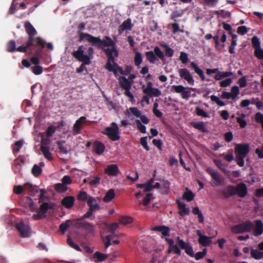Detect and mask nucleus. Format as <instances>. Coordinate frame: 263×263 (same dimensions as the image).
Wrapping results in <instances>:
<instances>
[{"label":"nucleus","instance_id":"nucleus-19","mask_svg":"<svg viewBox=\"0 0 263 263\" xmlns=\"http://www.w3.org/2000/svg\"><path fill=\"white\" fill-rule=\"evenodd\" d=\"M74 201L75 198L73 196H66L62 200L61 204L66 209H70L74 205Z\"/></svg>","mask_w":263,"mask_h":263},{"label":"nucleus","instance_id":"nucleus-11","mask_svg":"<svg viewBox=\"0 0 263 263\" xmlns=\"http://www.w3.org/2000/svg\"><path fill=\"white\" fill-rule=\"evenodd\" d=\"M87 122L85 116H82L76 120L72 127V132L74 135H77L81 133V130L83 128V124Z\"/></svg>","mask_w":263,"mask_h":263},{"label":"nucleus","instance_id":"nucleus-42","mask_svg":"<svg viewBox=\"0 0 263 263\" xmlns=\"http://www.w3.org/2000/svg\"><path fill=\"white\" fill-rule=\"evenodd\" d=\"M167 253L168 254L173 252L174 253L177 254L178 255H180L181 254V251L180 248L176 245H174L172 246H168V248L167 249Z\"/></svg>","mask_w":263,"mask_h":263},{"label":"nucleus","instance_id":"nucleus-31","mask_svg":"<svg viewBox=\"0 0 263 263\" xmlns=\"http://www.w3.org/2000/svg\"><path fill=\"white\" fill-rule=\"evenodd\" d=\"M41 150L45 158L50 161L53 159L52 154L49 151V148L48 146H41Z\"/></svg>","mask_w":263,"mask_h":263},{"label":"nucleus","instance_id":"nucleus-24","mask_svg":"<svg viewBox=\"0 0 263 263\" xmlns=\"http://www.w3.org/2000/svg\"><path fill=\"white\" fill-rule=\"evenodd\" d=\"M263 233V222L260 220H257L255 222V227L254 235L256 236L261 235Z\"/></svg>","mask_w":263,"mask_h":263},{"label":"nucleus","instance_id":"nucleus-48","mask_svg":"<svg viewBox=\"0 0 263 263\" xmlns=\"http://www.w3.org/2000/svg\"><path fill=\"white\" fill-rule=\"evenodd\" d=\"M154 52L156 57H158L160 60H163L164 59V53L161 50L158 46H156L154 48Z\"/></svg>","mask_w":263,"mask_h":263},{"label":"nucleus","instance_id":"nucleus-43","mask_svg":"<svg viewBox=\"0 0 263 263\" xmlns=\"http://www.w3.org/2000/svg\"><path fill=\"white\" fill-rule=\"evenodd\" d=\"M23 144V141L22 140L16 141L13 146L12 151L14 154L20 152V149L22 148Z\"/></svg>","mask_w":263,"mask_h":263},{"label":"nucleus","instance_id":"nucleus-60","mask_svg":"<svg viewBox=\"0 0 263 263\" xmlns=\"http://www.w3.org/2000/svg\"><path fill=\"white\" fill-rule=\"evenodd\" d=\"M147 137H143L140 138V144L143 146V147L147 151H148L150 150L149 147L147 145Z\"/></svg>","mask_w":263,"mask_h":263},{"label":"nucleus","instance_id":"nucleus-7","mask_svg":"<svg viewBox=\"0 0 263 263\" xmlns=\"http://www.w3.org/2000/svg\"><path fill=\"white\" fill-rule=\"evenodd\" d=\"M53 205L48 202H43L37 211V214H34L32 217L34 220H39L46 217V214L49 209H52Z\"/></svg>","mask_w":263,"mask_h":263},{"label":"nucleus","instance_id":"nucleus-56","mask_svg":"<svg viewBox=\"0 0 263 263\" xmlns=\"http://www.w3.org/2000/svg\"><path fill=\"white\" fill-rule=\"evenodd\" d=\"M231 93L233 97V100H235L240 93V90L238 86L235 85L232 87Z\"/></svg>","mask_w":263,"mask_h":263},{"label":"nucleus","instance_id":"nucleus-59","mask_svg":"<svg viewBox=\"0 0 263 263\" xmlns=\"http://www.w3.org/2000/svg\"><path fill=\"white\" fill-rule=\"evenodd\" d=\"M153 195L152 193L147 194V195L143 200L142 204L145 206H147L149 204L151 200L153 199Z\"/></svg>","mask_w":263,"mask_h":263},{"label":"nucleus","instance_id":"nucleus-27","mask_svg":"<svg viewBox=\"0 0 263 263\" xmlns=\"http://www.w3.org/2000/svg\"><path fill=\"white\" fill-rule=\"evenodd\" d=\"M119 81L121 87L123 89L132 87L131 82L125 77H121Z\"/></svg>","mask_w":263,"mask_h":263},{"label":"nucleus","instance_id":"nucleus-17","mask_svg":"<svg viewBox=\"0 0 263 263\" xmlns=\"http://www.w3.org/2000/svg\"><path fill=\"white\" fill-rule=\"evenodd\" d=\"M235 186L229 185L222 190L221 191V193L225 198L228 199L231 197L235 195Z\"/></svg>","mask_w":263,"mask_h":263},{"label":"nucleus","instance_id":"nucleus-29","mask_svg":"<svg viewBox=\"0 0 263 263\" xmlns=\"http://www.w3.org/2000/svg\"><path fill=\"white\" fill-rule=\"evenodd\" d=\"M24 187L28 191L31 196H34L38 192L37 186H33L29 183H25L24 184Z\"/></svg>","mask_w":263,"mask_h":263},{"label":"nucleus","instance_id":"nucleus-47","mask_svg":"<svg viewBox=\"0 0 263 263\" xmlns=\"http://www.w3.org/2000/svg\"><path fill=\"white\" fill-rule=\"evenodd\" d=\"M173 88L174 89V90L176 92L181 93L183 91V90L186 89H190L192 90H194L195 89L193 88H189V87H184L183 86L179 85H173Z\"/></svg>","mask_w":263,"mask_h":263},{"label":"nucleus","instance_id":"nucleus-14","mask_svg":"<svg viewBox=\"0 0 263 263\" xmlns=\"http://www.w3.org/2000/svg\"><path fill=\"white\" fill-rule=\"evenodd\" d=\"M235 195H237L239 197L244 198L248 194V189L247 185L244 183H240L237 186H235Z\"/></svg>","mask_w":263,"mask_h":263},{"label":"nucleus","instance_id":"nucleus-4","mask_svg":"<svg viewBox=\"0 0 263 263\" xmlns=\"http://www.w3.org/2000/svg\"><path fill=\"white\" fill-rule=\"evenodd\" d=\"M253 228L254 225L252 222L248 220L233 226L231 231L234 234H241L245 232H250Z\"/></svg>","mask_w":263,"mask_h":263},{"label":"nucleus","instance_id":"nucleus-26","mask_svg":"<svg viewBox=\"0 0 263 263\" xmlns=\"http://www.w3.org/2000/svg\"><path fill=\"white\" fill-rule=\"evenodd\" d=\"M190 66L194 70L195 72L199 76L200 78L202 81L205 80V77L203 70L199 68L198 65L195 63L192 62L190 64Z\"/></svg>","mask_w":263,"mask_h":263},{"label":"nucleus","instance_id":"nucleus-58","mask_svg":"<svg viewBox=\"0 0 263 263\" xmlns=\"http://www.w3.org/2000/svg\"><path fill=\"white\" fill-rule=\"evenodd\" d=\"M56 127L53 125H50L46 130V135L48 138L51 137L56 131Z\"/></svg>","mask_w":263,"mask_h":263},{"label":"nucleus","instance_id":"nucleus-16","mask_svg":"<svg viewBox=\"0 0 263 263\" xmlns=\"http://www.w3.org/2000/svg\"><path fill=\"white\" fill-rule=\"evenodd\" d=\"M133 25L130 18L125 20L118 28L119 34L121 35L125 30H131Z\"/></svg>","mask_w":263,"mask_h":263},{"label":"nucleus","instance_id":"nucleus-25","mask_svg":"<svg viewBox=\"0 0 263 263\" xmlns=\"http://www.w3.org/2000/svg\"><path fill=\"white\" fill-rule=\"evenodd\" d=\"M190 66L194 70L195 72L199 76L200 78L202 81L205 80V77L203 70L199 68L198 65L195 63L192 62L190 64Z\"/></svg>","mask_w":263,"mask_h":263},{"label":"nucleus","instance_id":"nucleus-33","mask_svg":"<svg viewBox=\"0 0 263 263\" xmlns=\"http://www.w3.org/2000/svg\"><path fill=\"white\" fill-rule=\"evenodd\" d=\"M250 253L251 256L255 259L259 260L263 258V252L258 249H251Z\"/></svg>","mask_w":263,"mask_h":263},{"label":"nucleus","instance_id":"nucleus-1","mask_svg":"<svg viewBox=\"0 0 263 263\" xmlns=\"http://www.w3.org/2000/svg\"><path fill=\"white\" fill-rule=\"evenodd\" d=\"M79 35V42H82L85 40L91 45L95 46L99 49H103L108 60L105 65V68L109 71L116 73L119 72L121 74H124V71L122 68L119 66L118 64L115 62V57H117L119 55L118 51L116 48V43L108 36L104 37V39L102 40L99 37L94 36L89 33H84L81 31H78Z\"/></svg>","mask_w":263,"mask_h":263},{"label":"nucleus","instance_id":"nucleus-36","mask_svg":"<svg viewBox=\"0 0 263 263\" xmlns=\"http://www.w3.org/2000/svg\"><path fill=\"white\" fill-rule=\"evenodd\" d=\"M115 196L114 190L113 189H110L106 194L105 196L103 198V201L106 202H109L111 201Z\"/></svg>","mask_w":263,"mask_h":263},{"label":"nucleus","instance_id":"nucleus-63","mask_svg":"<svg viewBox=\"0 0 263 263\" xmlns=\"http://www.w3.org/2000/svg\"><path fill=\"white\" fill-rule=\"evenodd\" d=\"M87 193L85 191H81L78 195V200L86 201L88 200Z\"/></svg>","mask_w":263,"mask_h":263},{"label":"nucleus","instance_id":"nucleus-5","mask_svg":"<svg viewBox=\"0 0 263 263\" xmlns=\"http://www.w3.org/2000/svg\"><path fill=\"white\" fill-rule=\"evenodd\" d=\"M104 134L107 135L112 141H115L120 139L119 129L117 124L112 122L111 126L107 127L105 128Z\"/></svg>","mask_w":263,"mask_h":263},{"label":"nucleus","instance_id":"nucleus-46","mask_svg":"<svg viewBox=\"0 0 263 263\" xmlns=\"http://www.w3.org/2000/svg\"><path fill=\"white\" fill-rule=\"evenodd\" d=\"M16 49V43L14 40H10L7 45V51L9 52H12Z\"/></svg>","mask_w":263,"mask_h":263},{"label":"nucleus","instance_id":"nucleus-40","mask_svg":"<svg viewBox=\"0 0 263 263\" xmlns=\"http://www.w3.org/2000/svg\"><path fill=\"white\" fill-rule=\"evenodd\" d=\"M192 125L194 128L198 129L202 133L208 132V130L204 126V123L203 122L193 123L192 124Z\"/></svg>","mask_w":263,"mask_h":263},{"label":"nucleus","instance_id":"nucleus-39","mask_svg":"<svg viewBox=\"0 0 263 263\" xmlns=\"http://www.w3.org/2000/svg\"><path fill=\"white\" fill-rule=\"evenodd\" d=\"M57 145L60 151L64 154H67L68 152L67 149V145L65 144V141H58L57 142Z\"/></svg>","mask_w":263,"mask_h":263},{"label":"nucleus","instance_id":"nucleus-41","mask_svg":"<svg viewBox=\"0 0 263 263\" xmlns=\"http://www.w3.org/2000/svg\"><path fill=\"white\" fill-rule=\"evenodd\" d=\"M119 220L121 224L126 225L132 223L133 219L130 216H123L119 217Z\"/></svg>","mask_w":263,"mask_h":263},{"label":"nucleus","instance_id":"nucleus-9","mask_svg":"<svg viewBox=\"0 0 263 263\" xmlns=\"http://www.w3.org/2000/svg\"><path fill=\"white\" fill-rule=\"evenodd\" d=\"M206 172L210 175L212 179L214 180V184L215 186H220L222 184L224 181L223 176L218 172L215 171L211 167H208L206 170Z\"/></svg>","mask_w":263,"mask_h":263},{"label":"nucleus","instance_id":"nucleus-32","mask_svg":"<svg viewBox=\"0 0 263 263\" xmlns=\"http://www.w3.org/2000/svg\"><path fill=\"white\" fill-rule=\"evenodd\" d=\"M212 238V237H208L204 235L203 237L199 238L198 241L202 246L206 247L210 246L211 243Z\"/></svg>","mask_w":263,"mask_h":263},{"label":"nucleus","instance_id":"nucleus-15","mask_svg":"<svg viewBox=\"0 0 263 263\" xmlns=\"http://www.w3.org/2000/svg\"><path fill=\"white\" fill-rule=\"evenodd\" d=\"M104 173L109 176H116L119 173V167L115 164L108 165L104 170Z\"/></svg>","mask_w":263,"mask_h":263},{"label":"nucleus","instance_id":"nucleus-30","mask_svg":"<svg viewBox=\"0 0 263 263\" xmlns=\"http://www.w3.org/2000/svg\"><path fill=\"white\" fill-rule=\"evenodd\" d=\"M93 258L96 262H102L108 258V255L96 252L93 254Z\"/></svg>","mask_w":263,"mask_h":263},{"label":"nucleus","instance_id":"nucleus-44","mask_svg":"<svg viewBox=\"0 0 263 263\" xmlns=\"http://www.w3.org/2000/svg\"><path fill=\"white\" fill-rule=\"evenodd\" d=\"M82 228L84 229L85 230L87 231L88 233H92L95 231V228L93 226L87 221H84V224Z\"/></svg>","mask_w":263,"mask_h":263},{"label":"nucleus","instance_id":"nucleus-28","mask_svg":"<svg viewBox=\"0 0 263 263\" xmlns=\"http://www.w3.org/2000/svg\"><path fill=\"white\" fill-rule=\"evenodd\" d=\"M233 72L231 71H220L218 74H216L214 76V79L216 81L222 80L225 78H228L229 77L232 76L233 75Z\"/></svg>","mask_w":263,"mask_h":263},{"label":"nucleus","instance_id":"nucleus-37","mask_svg":"<svg viewBox=\"0 0 263 263\" xmlns=\"http://www.w3.org/2000/svg\"><path fill=\"white\" fill-rule=\"evenodd\" d=\"M71 224H73V221L71 220H67L65 222L62 223L60 226L59 229L62 234H64L66 230L68 229Z\"/></svg>","mask_w":263,"mask_h":263},{"label":"nucleus","instance_id":"nucleus-45","mask_svg":"<svg viewBox=\"0 0 263 263\" xmlns=\"http://www.w3.org/2000/svg\"><path fill=\"white\" fill-rule=\"evenodd\" d=\"M54 189L58 192L63 193L67 190L68 187L62 183H58L55 185Z\"/></svg>","mask_w":263,"mask_h":263},{"label":"nucleus","instance_id":"nucleus-52","mask_svg":"<svg viewBox=\"0 0 263 263\" xmlns=\"http://www.w3.org/2000/svg\"><path fill=\"white\" fill-rule=\"evenodd\" d=\"M32 173L35 177H38L42 172V168L37 164H34L32 168Z\"/></svg>","mask_w":263,"mask_h":263},{"label":"nucleus","instance_id":"nucleus-6","mask_svg":"<svg viewBox=\"0 0 263 263\" xmlns=\"http://www.w3.org/2000/svg\"><path fill=\"white\" fill-rule=\"evenodd\" d=\"M72 55L77 60L85 64L89 65L90 63V58L84 54V46L82 45L80 46L77 50L74 51Z\"/></svg>","mask_w":263,"mask_h":263},{"label":"nucleus","instance_id":"nucleus-62","mask_svg":"<svg viewBox=\"0 0 263 263\" xmlns=\"http://www.w3.org/2000/svg\"><path fill=\"white\" fill-rule=\"evenodd\" d=\"M252 43L255 49L260 47V42L258 37L257 36H253L252 37Z\"/></svg>","mask_w":263,"mask_h":263},{"label":"nucleus","instance_id":"nucleus-57","mask_svg":"<svg viewBox=\"0 0 263 263\" xmlns=\"http://www.w3.org/2000/svg\"><path fill=\"white\" fill-rule=\"evenodd\" d=\"M194 197V195L191 191H187L184 193L183 198L187 201H191Z\"/></svg>","mask_w":263,"mask_h":263},{"label":"nucleus","instance_id":"nucleus-38","mask_svg":"<svg viewBox=\"0 0 263 263\" xmlns=\"http://www.w3.org/2000/svg\"><path fill=\"white\" fill-rule=\"evenodd\" d=\"M130 112L136 117H139L141 116V112L137 107H130L129 109H127L125 111V115L127 116H130Z\"/></svg>","mask_w":263,"mask_h":263},{"label":"nucleus","instance_id":"nucleus-61","mask_svg":"<svg viewBox=\"0 0 263 263\" xmlns=\"http://www.w3.org/2000/svg\"><path fill=\"white\" fill-rule=\"evenodd\" d=\"M211 99L213 102H215L218 105L220 106H223L226 105L225 103L223 101H221L216 96L212 95L211 96Z\"/></svg>","mask_w":263,"mask_h":263},{"label":"nucleus","instance_id":"nucleus-12","mask_svg":"<svg viewBox=\"0 0 263 263\" xmlns=\"http://www.w3.org/2000/svg\"><path fill=\"white\" fill-rule=\"evenodd\" d=\"M178 72L179 76L181 79L186 81L190 85H193L194 84V80L193 77L188 69L186 68H181L179 70Z\"/></svg>","mask_w":263,"mask_h":263},{"label":"nucleus","instance_id":"nucleus-51","mask_svg":"<svg viewBox=\"0 0 263 263\" xmlns=\"http://www.w3.org/2000/svg\"><path fill=\"white\" fill-rule=\"evenodd\" d=\"M163 47L165 48V55L167 57L171 58L173 56L174 54V51L173 49L170 48L166 44H164Z\"/></svg>","mask_w":263,"mask_h":263},{"label":"nucleus","instance_id":"nucleus-34","mask_svg":"<svg viewBox=\"0 0 263 263\" xmlns=\"http://www.w3.org/2000/svg\"><path fill=\"white\" fill-rule=\"evenodd\" d=\"M219 156L220 157H222L225 160L228 162H231L234 159V157L233 155V151L232 149H229L228 151V153L227 154L225 153H222L220 154Z\"/></svg>","mask_w":263,"mask_h":263},{"label":"nucleus","instance_id":"nucleus-18","mask_svg":"<svg viewBox=\"0 0 263 263\" xmlns=\"http://www.w3.org/2000/svg\"><path fill=\"white\" fill-rule=\"evenodd\" d=\"M34 43H32V42H29V41L27 40L25 45H22L17 48H16L15 50L20 52L26 53L28 51L29 49L31 48L32 52H33V54H35V48H34Z\"/></svg>","mask_w":263,"mask_h":263},{"label":"nucleus","instance_id":"nucleus-22","mask_svg":"<svg viewBox=\"0 0 263 263\" xmlns=\"http://www.w3.org/2000/svg\"><path fill=\"white\" fill-rule=\"evenodd\" d=\"M88 206H89V209L88 211L83 216L82 219H86L90 217L93 212L100 209V206L99 204H95V205L91 204Z\"/></svg>","mask_w":263,"mask_h":263},{"label":"nucleus","instance_id":"nucleus-23","mask_svg":"<svg viewBox=\"0 0 263 263\" xmlns=\"http://www.w3.org/2000/svg\"><path fill=\"white\" fill-rule=\"evenodd\" d=\"M177 203L178 209L179 210L178 212L179 215L183 216L189 214L190 210L189 208L186 207V204L185 203L181 202L179 201H177Z\"/></svg>","mask_w":263,"mask_h":263},{"label":"nucleus","instance_id":"nucleus-10","mask_svg":"<svg viewBox=\"0 0 263 263\" xmlns=\"http://www.w3.org/2000/svg\"><path fill=\"white\" fill-rule=\"evenodd\" d=\"M178 245L179 247L185 251V252L192 257L194 256V252L191 245L187 242H185L183 239H180L179 237L177 238Z\"/></svg>","mask_w":263,"mask_h":263},{"label":"nucleus","instance_id":"nucleus-50","mask_svg":"<svg viewBox=\"0 0 263 263\" xmlns=\"http://www.w3.org/2000/svg\"><path fill=\"white\" fill-rule=\"evenodd\" d=\"M196 115L198 116H201L204 118H210V115L204 111L202 109L199 107H197L195 109Z\"/></svg>","mask_w":263,"mask_h":263},{"label":"nucleus","instance_id":"nucleus-20","mask_svg":"<svg viewBox=\"0 0 263 263\" xmlns=\"http://www.w3.org/2000/svg\"><path fill=\"white\" fill-rule=\"evenodd\" d=\"M105 145L100 141H96L93 144V149L95 153L100 155L103 154L105 150Z\"/></svg>","mask_w":263,"mask_h":263},{"label":"nucleus","instance_id":"nucleus-2","mask_svg":"<svg viewBox=\"0 0 263 263\" xmlns=\"http://www.w3.org/2000/svg\"><path fill=\"white\" fill-rule=\"evenodd\" d=\"M26 32L28 34L27 41L34 43L35 54L40 55L45 48L46 41L40 36L35 37L37 31L29 22H26L24 25Z\"/></svg>","mask_w":263,"mask_h":263},{"label":"nucleus","instance_id":"nucleus-13","mask_svg":"<svg viewBox=\"0 0 263 263\" xmlns=\"http://www.w3.org/2000/svg\"><path fill=\"white\" fill-rule=\"evenodd\" d=\"M15 227L21 237H27L29 236L30 228L28 225H26L23 222L21 221L17 223Z\"/></svg>","mask_w":263,"mask_h":263},{"label":"nucleus","instance_id":"nucleus-21","mask_svg":"<svg viewBox=\"0 0 263 263\" xmlns=\"http://www.w3.org/2000/svg\"><path fill=\"white\" fill-rule=\"evenodd\" d=\"M162 182L160 188V193L164 195H167L170 192L171 183L167 180H160Z\"/></svg>","mask_w":263,"mask_h":263},{"label":"nucleus","instance_id":"nucleus-8","mask_svg":"<svg viewBox=\"0 0 263 263\" xmlns=\"http://www.w3.org/2000/svg\"><path fill=\"white\" fill-rule=\"evenodd\" d=\"M153 83L150 81L147 82L146 87H145V85H143V93L150 97L160 96L161 95V91L158 88L153 87Z\"/></svg>","mask_w":263,"mask_h":263},{"label":"nucleus","instance_id":"nucleus-3","mask_svg":"<svg viewBox=\"0 0 263 263\" xmlns=\"http://www.w3.org/2000/svg\"><path fill=\"white\" fill-rule=\"evenodd\" d=\"M250 151L248 144H237L235 147V160L237 164L240 167L245 165V158Z\"/></svg>","mask_w":263,"mask_h":263},{"label":"nucleus","instance_id":"nucleus-49","mask_svg":"<svg viewBox=\"0 0 263 263\" xmlns=\"http://www.w3.org/2000/svg\"><path fill=\"white\" fill-rule=\"evenodd\" d=\"M142 62V57L141 53L139 52H136L134 58L135 64L137 66H139Z\"/></svg>","mask_w":263,"mask_h":263},{"label":"nucleus","instance_id":"nucleus-53","mask_svg":"<svg viewBox=\"0 0 263 263\" xmlns=\"http://www.w3.org/2000/svg\"><path fill=\"white\" fill-rule=\"evenodd\" d=\"M135 122L138 129L140 130L141 133L145 134L146 133V127L142 124L141 121L137 119Z\"/></svg>","mask_w":263,"mask_h":263},{"label":"nucleus","instance_id":"nucleus-55","mask_svg":"<svg viewBox=\"0 0 263 263\" xmlns=\"http://www.w3.org/2000/svg\"><path fill=\"white\" fill-rule=\"evenodd\" d=\"M207 250L206 249H203L202 251H199L197 252L195 254H194V257L196 260H198L203 258L206 254Z\"/></svg>","mask_w":263,"mask_h":263},{"label":"nucleus","instance_id":"nucleus-35","mask_svg":"<svg viewBox=\"0 0 263 263\" xmlns=\"http://www.w3.org/2000/svg\"><path fill=\"white\" fill-rule=\"evenodd\" d=\"M145 56L147 61L149 63L154 64L158 60L154 52L152 51H147L145 52Z\"/></svg>","mask_w":263,"mask_h":263},{"label":"nucleus","instance_id":"nucleus-64","mask_svg":"<svg viewBox=\"0 0 263 263\" xmlns=\"http://www.w3.org/2000/svg\"><path fill=\"white\" fill-rule=\"evenodd\" d=\"M255 55L259 60H263V50L261 48L255 49Z\"/></svg>","mask_w":263,"mask_h":263},{"label":"nucleus","instance_id":"nucleus-54","mask_svg":"<svg viewBox=\"0 0 263 263\" xmlns=\"http://www.w3.org/2000/svg\"><path fill=\"white\" fill-rule=\"evenodd\" d=\"M83 219H82V217L80 219H78L77 220L74 219V220H72L73 221V224H71V226H73L74 227H75L77 229L82 228L83 224H84V221H81Z\"/></svg>","mask_w":263,"mask_h":263}]
</instances>
